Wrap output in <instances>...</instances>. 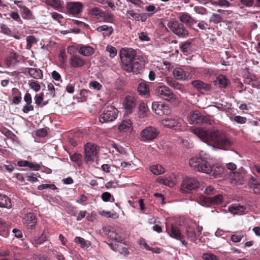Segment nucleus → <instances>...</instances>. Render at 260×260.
Returning <instances> with one entry per match:
<instances>
[{
    "instance_id": "f257e3e1",
    "label": "nucleus",
    "mask_w": 260,
    "mask_h": 260,
    "mask_svg": "<svg viewBox=\"0 0 260 260\" xmlns=\"http://www.w3.org/2000/svg\"><path fill=\"white\" fill-rule=\"evenodd\" d=\"M190 131L205 143H213L222 149L232 146V142L218 130L207 129L202 127L191 126Z\"/></svg>"
},
{
    "instance_id": "f03ea898",
    "label": "nucleus",
    "mask_w": 260,
    "mask_h": 260,
    "mask_svg": "<svg viewBox=\"0 0 260 260\" xmlns=\"http://www.w3.org/2000/svg\"><path fill=\"white\" fill-rule=\"evenodd\" d=\"M136 51L129 48H123L119 52L121 61V67L125 71L137 74L141 72L143 68V64L140 62L138 58H136Z\"/></svg>"
},
{
    "instance_id": "7ed1b4c3",
    "label": "nucleus",
    "mask_w": 260,
    "mask_h": 260,
    "mask_svg": "<svg viewBox=\"0 0 260 260\" xmlns=\"http://www.w3.org/2000/svg\"><path fill=\"white\" fill-rule=\"evenodd\" d=\"M195 171L206 173L214 177H217L223 172L220 164L210 165L209 164H189Z\"/></svg>"
},
{
    "instance_id": "20e7f679",
    "label": "nucleus",
    "mask_w": 260,
    "mask_h": 260,
    "mask_svg": "<svg viewBox=\"0 0 260 260\" xmlns=\"http://www.w3.org/2000/svg\"><path fill=\"white\" fill-rule=\"evenodd\" d=\"M160 134L159 129L153 126H148L140 133L139 139L140 141L149 143L156 139Z\"/></svg>"
},
{
    "instance_id": "39448f33",
    "label": "nucleus",
    "mask_w": 260,
    "mask_h": 260,
    "mask_svg": "<svg viewBox=\"0 0 260 260\" xmlns=\"http://www.w3.org/2000/svg\"><path fill=\"white\" fill-rule=\"evenodd\" d=\"M99 147L92 143H87L84 146V159L87 162L99 161Z\"/></svg>"
},
{
    "instance_id": "423d86ee",
    "label": "nucleus",
    "mask_w": 260,
    "mask_h": 260,
    "mask_svg": "<svg viewBox=\"0 0 260 260\" xmlns=\"http://www.w3.org/2000/svg\"><path fill=\"white\" fill-rule=\"evenodd\" d=\"M118 111L113 106L105 108L103 112L100 115L99 119L101 123L111 122L115 120L118 116Z\"/></svg>"
},
{
    "instance_id": "0eeeda50",
    "label": "nucleus",
    "mask_w": 260,
    "mask_h": 260,
    "mask_svg": "<svg viewBox=\"0 0 260 260\" xmlns=\"http://www.w3.org/2000/svg\"><path fill=\"white\" fill-rule=\"evenodd\" d=\"M200 187V183L194 178L186 177L181 184L180 191L182 193H190Z\"/></svg>"
},
{
    "instance_id": "6e6552de",
    "label": "nucleus",
    "mask_w": 260,
    "mask_h": 260,
    "mask_svg": "<svg viewBox=\"0 0 260 260\" xmlns=\"http://www.w3.org/2000/svg\"><path fill=\"white\" fill-rule=\"evenodd\" d=\"M168 27L175 35L181 38H186L188 31L184 25L177 21H170L167 24Z\"/></svg>"
},
{
    "instance_id": "1a4fd4ad",
    "label": "nucleus",
    "mask_w": 260,
    "mask_h": 260,
    "mask_svg": "<svg viewBox=\"0 0 260 260\" xmlns=\"http://www.w3.org/2000/svg\"><path fill=\"white\" fill-rule=\"evenodd\" d=\"M66 8L67 14L77 16L82 13L83 5L79 2H68L66 3Z\"/></svg>"
},
{
    "instance_id": "9d476101",
    "label": "nucleus",
    "mask_w": 260,
    "mask_h": 260,
    "mask_svg": "<svg viewBox=\"0 0 260 260\" xmlns=\"http://www.w3.org/2000/svg\"><path fill=\"white\" fill-rule=\"evenodd\" d=\"M248 175L246 174L245 170L241 167L238 171L234 173L232 178L231 183L235 185H242L245 179H248Z\"/></svg>"
},
{
    "instance_id": "9b49d317",
    "label": "nucleus",
    "mask_w": 260,
    "mask_h": 260,
    "mask_svg": "<svg viewBox=\"0 0 260 260\" xmlns=\"http://www.w3.org/2000/svg\"><path fill=\"white\" fill-rule=\"evenodd\" d=\"M155 93L166 100L175 99V95L172 91L166 85H161L156 88Z\"/></svg>"
},
{
    "instance_id": "f8f14e48",
    "label": "nucleus",
    "mask_w": 260,
    "mask_h": 260,
    "mask_svg": "<svg viewBox=\"0 0 260 260\" xmlns=\"http://www.w3.org/2000/svg\"><path fill=\"white\" fill-rule=\"evenodd\" d=\"M161 124L165 127L178 129L181 127L179 119L176 117H167L161 121Z\"/></svg>"
},
{
    "instance_id": "ddd939ff",
    "label": "nucleus",
    "mask_w": 260,
    "mask_h": 260,
    "mask_svg": "<svg viewBox=\"0 0 260 260\" xmlns=\"http://www.w3.org/2000/svg\"><path fill=\"white\" fill-rule=\"evenodd\" d=\"M199 201L201 203L210 204H220L222 203L223 197L222 194H218L213 197H206L201 195L199 197Z\"/></svg>"
},
{
    "instance_id": "4468645a",
    "label": "nucleus",
    "mask_w": 260,
    "mask_h": 260,
    "mask_svg": "<svg viewBox=\"0 0 260 260\" xmlns=\"http://www.w3.org/2000/svg\"><path fill=\"white\" fill-rule=\"evenodd\" d=\"M152 108L154 112L158 115L162 116L169 114V107L162 102H154L152 105Z\"/></svg>"
},
{
    "instance_id": "2eb2a0df",
    "label": "nucleus",
    "mask_w": 260,
    "mask_h": 260,
    "mask_svg": "<svg viewBox=\"0 0 260 260\" xmlns=\"http://www.w3.org/2000/svg\"><path fill=\"white\" fill-rule=\"evenodd\" d=\"M136 99L131 95H127L123 101V105L126 114L132 113L136 107Z\"/></svg>"
},
{
    "instance_id": "dca6fc26",
    "label": "nucleus",
    "mask_w": 260,
    "mask_h": 260,
    "mask_svg": "<svg viewBox=\"0 0 260 260\" xmlns=\"http://www.w3.org/2000/svg\"><path fill=\"white\" fill-rule=\"evenodd\" d=\"M191 85L201 93L210 91L212 88L210 84L205 83L200 80L192 81Z\"/></svg>"
},
{
    "instance_id": "f3484780",
    "label": "nucleus",
    "mask_w": 260,
    "mask_h": 260,
    "mask_svg": "<svg viewBox=\"0 0 260 260\" xmlns=\"http://www.w3.org/2000/svg\"><path fill=\"white\" fill-rule=\"evenodd\" d=\"M173 74L175 79L178 80L185 81L191 78L190 74L181 68H176L174 69Z\"/></svg>"
},
{
    "instance_id": "a211bd4d",
    "label": "nucleus",
    "mask_w": 260,
    "mask_h": 260,
    "mask_svg": "<svg viewBox=\"0 0 260 260\" xmlns=\"http://www.w3.org/2000/svg\"><path fill=\"white\" fill-rule=\"evenodd\" d=\"M248 185L249 188L253 189L255 193H260V181L256 177L248 175Z\"/></svg>"
},
{
    "instance_id": "6ab92c4d",
    "label": "nucleus",
    "mask_w": 260,
    "mask_h": 260,
    "mask_svg": "<svg viewBox=\"0 0 260 260\" xmlns=\"http://www.w3.org/2000/svg\"><path fill=\"white\" fill-rule=\"evenodd\" d=\"M189 119L190 124H199L203 123L205 121V117L202 115L199 111H194L190 113Z\"/></svg>"
},
{
    "instance_id": "aec40b11",
    "label": "nucleus",
    "mask_w": 260,
    "mask_h": 260,
    "mask_svg": "<svg viewBox=\"0 0 260 260\" xmlns=\"http://www.w3.org/2000/svg\"><path fill=\"white\" fill-rule=\"evenodd\" d=\"M25 71V73L27 72L29 76L35 79H42L43 77V71L39 68H26Z\"/></svg>"
},
{
    "instance_id": "412c9836",
    "label": "nucleus",
    "mask_w": 260,
    "mask_h": 260,
    "mask_svg": "<svg viewBox=\"0 0 260 260\" xmlns=\"http://www.w3.org/2000/svg\"><path fill=\"white\" fill-rule=\"evenodd\" d=\"M178 18L182 23H183L190 26L197 23V21L187 12L180 13Z\"/></svg>"
},
{
    "instance_id": "4be33fe9",
    "label": "nucleus",
    "mask_w": 260,
    "mask_h": 260,
    "mask_svg": "<svg viewBox=\"0 0 260 260\" xmlns=\"http://www.w3.org/2000/svg\"><path fill=\"white\" fill-rule=\"evenodd\" d=\"M137 90L139 94L142 96L148 98L150 96L149 86L145 81L139 83Z\"/></svg>"
},
{
    "instance_id": "5701e85b",
    "label": "nucleus",
    "mask_w": 260,
    "mask_h": 260,
    "mask_svg": "<svg viewBox=\"0 0 260 260\" xmlns=\"http://www.w3.org/2000/svg\"><path fill=\"white\" fill-rule=\"evenodd\" d=\"M70 64L73 68H80L85 63V60L80 56L75 55H72L69 59Z\"/></svg>"
},
{
    "instance_id": "b1692460",
    "label": "nucleus",
    "mask_w": 260,
    "mask_h": 260,
    "mask_svg": "<svg viewBox=\"0 0 260 260\" xmlns=\"http://www.w3.org/2000/svg\"><path fill=\"white\" fill-rule=\"evenodd\" d=\"M229 82V80L225 75L220 74L216 77L214 84L219 88H222L226 87Z\"/></svg>"
},
{
    "instance_id": "393cba45",
    "label": "nucleus",
    "mask_w": 260,
    "mask_h": 260,
    "mask_svg": "<svg viewBox=\"0 0 260 260\" xmlns=\"http://www.w3.org/2000/svg\"><path fill=\"white\" fill-rule=\"evenodd\" d=\"M121 132H131L133 130V123L130 119L123 120L118 126Z\"/></svg>"
},
{
    "instance_id": "a878e982",
    "label": "nucleus",
    "mask_w": 260,
    "mask_h": 260,
    "mask_svg": "<svg viewBox=\"0 0 260 260\" xmlns=\"http://www.w3.org/2000/svg\"><path fill=\"white\" fill-rule=\"evenodd\" d=\"M18 55L15 52H11L6 60V64L8 68L14 67L19 61L17 59Z\"/></svg>"
},
{
    "instance_id": "bb28decb",
    "label": "nucleus",
    "mask_w": 260,
    "mask_h": 260,
    "mask_svg": "<svg viewBox=\"0 0 260 260\" xmlns=\"http://www.w3.org/2000/svg\"><path fill=\"white\" fill-rule=\"evenodd\" d=\"M95 30L99 32H102L103 36L104 37L110 36L114 31V29L112 26H108L105 24L98 27L95 29Z\"/></svg>"
},
{
    "instance_id": "cd10ccee",
    "label": "nucleus",
    "mask_w": 260,
    "mask_h": 260,
    "mask_svg": "<svg viewBox=\"0 0 260 260\" xmlns=\"http://www.w3.org/2000/svg\"><path fill=\"white\" fill-rule=\"evenodd\" d=\"M79 53L85 56L92 55L94 53V49L89 46H80L77 47Z\"/></svg>"
},
{
    "instance_id": "c85d7f7f",
    "label": "nucleus",
    "mask_w": 260,
    "mask_h": 260,
    "mask_svg": "<svg viewBox=\"0 0 260 260\" xmlns=\"http://www.w3.org/2000/svg\"><path fill=\"white\" fill-rule=\"evenodd\" d=\"M169 234L170 237L178 240H181L184 238V236L181 234L179 229L173 224L171 225V230L169 232Z\"/></svg>"
},
{
    "instance_id": "c756f323",
    "label": "nucleus",
    "mask_w": 260,
    "mask_h": 260,
    "mask_svg": "<svg viewBox=\"0 0 260 260\" xmlns=\"http://www.w3.org/2000/svg\"><path fill=\"white\" fill-rule=\"evenodd\" d=\"M149 109L145 104L142 102L138 107V115L139 118H144L148 117Z\"/></svg>"
},
{
    "instance_id": "7c9ffc66",
    "label": "nucleus",
    "mask_w": 260,
    "mask_h": 260,
    "mask_svg": "<svg viewBox=\"0 0 260 260\" xmlns=\"http://www.w3.org/2000/svg\"><path fill=\"white\" fill-rule=\"evenodd\" d=\"M208 156L206 153L203 151H201L198 156L192 157L189 160V162H208Z\"/></svg>"
},
{
    "instance_id": "2f4dec72",
    "label": "nucleus",
    "mask_w": 260,
    "mask_h": 260,
    "mask_svg": "<svg viewBox=\"0 0 260 260\" xmlns=\"http://www.w3.org/2000/svg\"><path fill=\"white\" fill-rule=\"evenodd\" d=\"M43 2L55 10H59L63 7V2L60 0H43Z\"/></svg>"
},
{
    "instance_id": "473e14b6",
    "label": "nucleus",
    "mask_w": 260,
    "mask_h": 260,
    "mask_svg": "<svg viewBox=\"0 0 260 260\" xmlns=\"http://www.w3.org/2000/svg\"><path fill=\"white\" fill-rule=\"evenodd\" d=\"M11 207L10 199L5 194H0V207L10 208Z\"/></svg>"
},
{
    "instance_id": "72a5a7b5",
    "label": "nucleus",
    "mask_w": 260,
    "mask_h": 260,
    "mask_svg": "<svg viewBox=\"0 0 260 260\" xmlns=\"http://www.w3.org/2000/svg\"><path fill=\"white\" fill-rule=\"evenodd\" d=\"M245 208L239 205H232L229 207V211L233 214H241L243 213Z\"/></svg>"
},
{
    "instance_id": "f704fd0d",
    "label": "nucleus",
    "mask_w": 260,
    "mask_h": 260,
    "mask_svg": "<svg viewBox=\"0 0 260 260\" xmlns=\"http://www.w3.org/2000/svg\"><path fill=\"white\" fill-rule=\"evenodd\" d=\"M151 172L154 175H158L164 173L165 169L159 164H156L150 167Z\"/></svg>"
},
{
    "instance_id": "c9c22d12",
    "label": "nucleus",
    "mask_w": 260,
    "mask_h": 260,
    "mask_svg": "<svg viewBox=\"0 0 260 260\" xmlns=\"http://www.w3.org/2000/svg\"><path fill=\"white\" fill-rule=\"evenodd\" d=\"M104 12V11L102 10L98 7H95L91 10V14L96 19L99 20L100 21H102Z\"/></svg>"
},
{
    "instance_id": "e433bc0d",
    "label": "nucleus",
    "mask_w": 260,
    "mask_h": 260,
    "mask_svg": "<svg viewBox=\"0 0 260 260\" xmlns=\"http://www.w3.org/2000/svg\"><path fill=\"white\" fill-rule=\"evenodd\" d=\"M114 16L113 14L107 11H104L102 21L107 23H113Z\"/></svg>"
},
{
    "instance_id": "4c0bfd02",
    "label": "nucleus",
    "mask_w": 260,
    "mask_h": 260,
    "mask_svg": "<svg viewBox=\"0 0 260 260\" xmlns=\"http://www.w3.org/2000/svg\"><path fill=\"white\" fill-rule=\"evenodd\" d=\"M191 43L189 41H186L180 45V49L184 54L187 55L191 50Z\"/></svg>"
},
{
    "instance_id": "58836bf2",
    "label": "nucleus",
    "mask_w": 260,
    "mask_h": 260,
    "mask_svg": "<svg viewBox=\"0 0 260 260\" xmlns=\"http://www.w3.org/2000/svg\"><path fill=\"white\" fill-rule=\"evenodd\" d=\"M202 190L204 189V193L207 196H212L216 193L217 190L212 185H206L203 187Z\"/></svg>"
},
{
    "instance_id": "ea45409f",
    "label": "nucleus",
    "mask_w": 260,
    "mask_h": 260,
    "mask_svg": "<svg viewBox=\"0 0 260 260\" xmlns=\"http://www.w3.org/2000/svg\"><path fill=\"white\" fill-rule=\"evenodd\" d=\"M75 242L80 244V246L82 248H87L91 245L90 242L89 241L85 240L83 238L80 237H76L75 239Z\"/></svg>"
},
{
    "instance_id": "a19ab883",
    "label": "nucleus",
    "mask_w": 260,
    "mask_h": 260,
    "mask_svg": "<svg viewBox=\"0 0 260 260\" xmlns=\"http://www.w3.org/2000/svg\"><path fill=\"white\" fill-rule=\"evenodd\" d=\"M22 17L24 19H31L32 18V14L31 11L26 7H22Z\"/></svg>"
},
{
    "instance_id": "79ce46f5",
    "label": "nucleus",
    "mask_w": 260,
    "mask_h": 260,
    "mask_svg": "<svg viewBox=\"0 0 260 260\" xmlns=\"http://www.w3.org/2000/svg\"><path fill=\"white\" fill-rule=\"evenodd\" d=\"M126 15L127 16V18L130 19L132 17L136 21L140 20L141 15L140 14L135 12L133 10H129L126 11Z\"/></svg>"
},
{
    "instance_id": "37998d69",
    "label": "nucleus",
    "mask_w": 260,
    "mask_h": 260,
    "mask_svg": "<svg viewBox=\"0 0 260 260\" xmlns=\"http://www.w3.org/2000/svg\"><path fill=\"white\" fill-rule=\"evenodd\" d=\"M186 234L192 241L196 240V234L193 228L190 226H187L186 229Z\"/></svg>"
},
{
    "instance_id": "c03bdc74",
    "label": "nucleus",
    "mask_w": 260,
    "mask_h": 260,
    "mask_svg": "<svg viewBox=\"0 0 260 260\" xmlns=\"http://www.w3.org/2000/svg\"><path fill=\"white\" fill-rule=\"evenodd\" d=\"M47 238V233L46 231H44L41 234V236L38 239H36L35 241V246H38V245L42 244L44 241L46 240Z\"/></svg>"
},
{
    "instance_id": "a18cd8bd",
    "label": "nucleus",
    "mask_w": 260,
    "mask_h": 260,
    "mask_svg": "<svg viewBox=\"0 0 260 260\" xmlns=\"http://www.w3.org/2000/svg\"><path fill=\"white\" fill-rule=\"evenodd\" d=\"M29 86L31 89L34 90L36 92L39 91L41 89L40 85L35 80H30L29 81Z\"/></svg>"
},
{
    "instance_id": "49530a36",
    "label": "nucleus",
    "mask_w": 260,
    "mask_h": 260,
    "mask_svg": "<svg viewBox=\"0 0 260 260\" xmlns=\"http://www.w3.org/2000/svg\"><path fill=\"white\" fill-rule=\"evenodd\" d=\"M106 50L109 53V56L111 58L114 57L117 54L116 49L111 45H108L106 47Z\"/></svg>"
},
{
    "instance_id": "de8ad7c7",
    "label": "nucleus",
    "mask_w": 260,
    "mask_h": 260,
    "mask_svg": "<svg viewBox=\"0 0 260 260\" xmlns=\"http://www.w3.org/2000/svg\"><path fill=\"white\" fill-rule=\"evenodd\" d=\"M19 167H28L29 168L33 169L34 170H39L40 168V166L38 164H17Z\"/></svg>"
},
{
    "instance_id": "09e8293b",
    "label": "nucleus",
    "mask_w": 260,
    "mask_h": 260,
    "mask_svg": "<svg viewBox=\"0 0 260 260\" xmlns=\"http://www.w3.org/2000/svg\"><path fill=\"white\" fill-rule=\"evenodd\" d=\"M194 11L196 12V13L201 14V15H206L208 13L207 10L201 6H195L194 7Z\"/></svg>"
},
{
    "instance_id": "8fccbe9b",
    "label": "nucleus",
    "mask_w": 260,
    "mask_h": 260,
    "mask_svg": "<svg viewBox=\"0 0 260 260\" xmlns=\"http://www.w3.org/2000/svg\"><path fill=\"white\" fill-rule=\"evenodd\" d=\"M3 133L5 134V135L9 139H11L12 140H15L16 138V136L10 130L5 128L3 131Z\"/></svg>"
},
{
    "instance_id": "3c124183",
    "label": "nucleus",
    "mask_w": 260,
    "mask_h": 260,
    "mask_svg": "<svg viewBox=\"0 0 260 260\" xmlns=\"http://www.w3.org/2000/svg\"><path fill=\"white\" fill-rule=\"evenodd\" d=\"M107 235L110 239L117 242L119 241L120 237L119 236L118 234L115 233L114 231L110 230L107 233Z\"/></svg>"
},
{
    "instance_id": "603ef678",
    "label": "nucleus",
    "mask_w": 260,
    "mask_h": 260,
    "mask_svg": "<svg viewBox=\"0 0 260 260\" xmlns=\"http://www.w3.org/2000/svg\"><path fill=\"white\" fill-rule=\"evenodd\" d=\"M25 218L26 220L30 221V223L31 224L30 225L31 228L35 226L36 223V217L31 213H28L26 215Z\"/></svg>"
},
{
    "instance_id": "864d4df0",
    "label": "nucleus",
    "mask_w": 260,
    "mask_h": 260,
    "mask_svg": "<svg viewBox=\"0 0 260 260\" xmlns=\"http://www.w3.org/2000/svg\"><path fill=\"white\" fill-rule=\"evenodd\" d=\"M34 107L32 103L25 104L22 109V111L24 113H28L30 111H34Z\"/></svg>"
},
{
    "instance_id": "5fc2aeb1",
    "label": "nucleus",
    "mask_w": 260,
    "mask_h": 260,
    "mask_svg": "<svg viewBox=\"0 0 260 260\" xmlns=\"http://www.w3.org/2000/svg\"><path fill=\"white\" fill-rule=\"evenodd\" d=\"M0 28L2 33L8 36L11 35V29L6 24H0Z\"/></svg>"
},
{
    "instance_id": "6e6d98bb",
    "label": "nucleus",
    "mask_w": 260,
    "mask_h": 260,
    "mask_svg": "<svg viewBox=\"0 0 260 260\" xmlns=\"http://www.w3.org/2000/svg\"><path fill=\"white\" fill-rule=\"evenodd\" d=\"M71 159L74 162H78L81 161L82 158V155L78 153H74L73 155H70Z\"/></svg>"
},
{
    "instance_id": "4d7b16f0",
    "label": "nucleus",
    "mask_w": 260,
    "mask_h": 260,
    "mask_svg": "<svg viewBox=\"0 0 260 260\" xmlns=\"http://www.w3.org/2000/svg\"><path fill=\"white\" fill-rule=\"evenodd\" d=\"M202 258L204 260H219L217 256L210 253H204Z\"/></svg>"
},
{
    "instance_id": "13d9d810",
    "label": "nucleus",
    "mask_w": 260,
    "mask_h": 260,
    "mask_svg": "<svg viewBox=\"0 0 260 260\" xmlns=\"http://www.w3.org/2000/svg\"><path fill=\"white\" fill-rule=\"evenodd\" d=\"M233 120L239 124H244L247 122V118L245 117L236 116L234 117Z\"/></svg>"
},
{
    "instance_id": "bf43d9fd",
    "label": "nucleus",
    "mask_w": 260,
    "mask_h": 260,
    "mask_svg": "<svg viewBox=\"0 0 260 260\" xmlns=\"http://www.w3.org/2000/svg\"><path fill=\"white\" fill-rule=\"evenodd\" d=\"M89 85H90V86L92 87L93 89L97 90H100L102 88V85L99 82H98L96 81H91L89 83Z\"/></svg>"
},
{
    "instance_id": "052dcab7",
    "label": "nucleus",
    "mask_w": 260,
    "mask_h": 260,
    "mask_svg": "<svg viewBox=\"0 0 260 260\" xmlns=\"http://www.w3.org/2000/svg\"><path fill=\"white\" fill-rule=\"evenodd\" d=\"M35 104H36L37 106L38 107H40L41 106V104H42L43 101V93H42L40 95H39L38 94H36L35 96Z\"/></svg>"
},
{
    "instance_id": "680f3d73",
    "label": "nucleus",
    "mask_w": 260,
    "mask_h": 260,
    "mask_svg": "<svg viewBox=\"0 0 260 260\" xmlns=\"http://www.w3.org/2000/svg\"><path fill=\"white\" fill-rule=\"evenodd\" d=\"M48 90L50 91L49 94L51 98H54L56 96L55 90L54 85L52 83L48 84L47 86Z\"/></svg>"
},
{
    "instance_id": "e2e57ef3",
    "label": "nucleus",
    "mask_w": 260,
    "mask_h": 260,
    "mask_svg": "<svg viewBox=\"0 0 260 260\" xmlns=\"http://www.w3.org/2000/svg\"><path fill=\"white\" fill-rule=\"evenodd\" d=\"M36 135L39 137H44L47 135V131L45 128H40L36 131Z\"/></svg>"
},
{
    "instance_id": "0e129e2a",
    "label": "nucleus",
    "mask_w": 260,
    "mask_h": 260,
    "mask_svg": "<svg viewBox=\"0 0 260 260\" xmlns=\"http://www.w3.org/2000/svg\"><path fill=\"white\" fill-rule=\"evenodd\" d=\"M221 20V17L220 15L217 14H213L210 18V21L213 22L215 23H218Z\"/></svg>"
},
{
    "instance_id": "69168bd1",
    "label": "nucleus",
    "mask_w": 260,
    "mask_h": 260,
    "mask_svg": "<svg viewBox=\"0 0 260 260\" xmlns=\"http://www.w3.org/2000/svg\"><path fill=\"white\" fill-rule=\"evenodd\" d=\"M10 16L13 20L17 21L20 23H22V20L21 19L18 13L13 12L10 13Z\"/></svg>"
},
{
    "instance_id": "338daca9",
    "label": "nucleus",
    "mask_w": 260,
    "mask_h": 260,
    "mask_svg": "<svg viewBox=\"0 0 260 260\" xmlns=\"http://www.w3.org/2000/svg\"><path fill=\"white\" fill-rule=\"evenodd\" d=\"M139 38L141 41H149L150 39L148 37L147 33L144 32H140L139 35Z\"/></svg>"
},
{
    "instance_id": "774afa93",
    "label": "nucleus",
    "mask_w": 260,
    "mask_h": 260,
    "mask_svg": "<svg viewBox=\"0 0 260 260\" xmlns=\"http://www.w3.org/2000/svg\"><path fill=\"white\" fill-rule=\"evenodd\" d=\"M243 237V235L241 234L236 235L234 234L231 236V240L235 243L240 242L242 238Z\"/></svg>"
}]
</instances>
